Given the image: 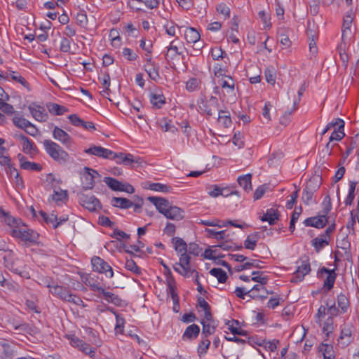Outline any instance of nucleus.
<instances>
[{"label":"nucleus","mask_w":359,"mask_h":359,"mask_svg":"<svg viewBox=\"0 0 359 359\" xmlns=\"http://www.w3.org/2000/svg\"><path fill=\"white\" fill-rule=\"evenodd\" d=\"M353 330L352 323H344L341 325V333L338 339V344L342 348L348 346L353 341Z\"/></svg>","instance_id":"8"},{"label":"nucleus","mask_w":359,"mask_h":359,"mask_svg":"<svg viewBox=\"0 0 359 359\" xmlns=\"http://www.w3.org/2000/svg\"><path fill=\"white\" fill-rule=\"evenodd\" d=\"M264 75L266 81L272 85H274L276 81V73L273 67H267L264 70Z\"/></svg>","instance_id":"48"},{"label":"nucleus","mask_w":359,"mask_h":359,"mask_svg":"<svg viewBox=\"0 0 359 359\" xmlns=\"http://www.w3.org/2000/svg\"><path fill=\"white\" fill-rule=\"evenodd\" d=\"M121 162L123 163V165H131L133 167V164L134 163L141 165L143 161L140 157H135L133 154L128 153L126 154V156H123Z\"/></svg>","instance_id":"41"},{"label":"nucleus","mask_w":359,"mask_h":359,"mask_svg":"<svg viewBox=\"0 0 359 359\" xmlns=\"http://www.w3.org/2000/svg\"><path fill=\"white\" fill-rule=\"evenodd\" d=\"M200 333V327L196 324H192L189 326H188L183 335L182 339L184 340H189L191 341L193 339H195L198 337V334Z\"/></svg>","instance_id":"26"},{"label":"nucleus","mask_w":359,"mask_h":359,"mask_svg":"<svg viewBox=\"0 0 359 359\" xmlns=\"http://www.w3.org/2000/svg\"><path fill=\"white\" fill-rule=\"evenodd\" d=\"M190 260V256L187 253L181 254L179 262L173 266L174 270L184 277H189L197 272L196 269L191 268Z\"/></svg>","instance_id":"2"},{"label":"nucleus","mask_w":359,"mask_h":359,"mask_svg":"<svg viewBox=\"0 0 359 359\" xmlns=\"http://www.w3.org/2000/svg\"><path fill=\"white\" fill-rule=\"evenodd\" d=\"M80 204L90 212L96 211L97 208L100 207L99 200L93 195L81 194L79 196Z\"/></svg>","instance_id":"10"},{"label":"nucleus","mask_w":359,"mask_h":359,"mask_svg":"<svg viewBox=\"0 0 359 359\" xmlns=\"http://www.w3.org/2000/svg\"><path fill=\"white\" fill-rule=\"evenodd\" d=\"M326 274V278L324 280L323 289L325 292H328L333 288L336 278L337 273L335 269H328L325 266L320 268L317 272L318 278H323L324 275Z\"/></svg>","instance_id":"6"},{"label":"nucleus","mask_w":359,"mask_h":359,"mask_svg":"<svg viewBox=\"0 0 359 359\" xmlns=\"http://www.w3.org/2000/svg\"><path fill=\"white\" fill-rule=\"evenodd\" d=\"M205 231L209 237H212L217 240H222L225 238L226 230L215 231L211 229H205Z\"/></svg>","instance_id":"58"},{"label":"nucleus","mask_w":359,"mask_h":359,"mask_svg":"<svg viewBox=\"0 0 359 359\" xmlns=\"http://www.w3.org/2000/svg\"><path fill=\"white\" fill-rule=\"evenodd\" d=\"M103 182L113 191H120V189L122 186V182L118 181V180L111 177H105L103 180Z\"/></svg>","instance_id":"42"},{"label":"nucleus","mask_w":359,"mask_h":359,"mask_svg":"<svg viewBox=\"0 0 359 359\" xmlns=\"http://www.w3.org/2000/svg\"><path fill=\"white\" fill-rule=\"evenodd\" d=\"M328 245V241L326 240H319L316 238L312 240V245L314 247L315 250L317 253H318L323 248H324L326 245Z\"/></svg>","instance_id":"61"},{"label":"nucleus","mask_w":359,"mask_h":359,"mask_svg":"<svg viewBox=\"0 0 359 359\" xmlns=\"http://www.w3.org/2000/svg\"><path fill=\"white\" fill-rule=\"evenodd\" d=\"M148 188L152 191L163 193H168L171 190V187L170 186L161 183H151L149 184Z\"/></svg>","instance_id":"49"},{"label":"nucleus","mask_w":359,"mask_h":359,"mask_svg":"<svg viewBox=\"0 0 359 359\" xmlns=\"http://www.w3.org/2000/svg\"><path fill=\"white\" fill-rule=\"evenodd\" d=\"M53 194L51 196V198L53 201L56 202L58 201H64L67 199V191H56L54 189Z\"/></svg>","instance_id":"59"},{"label":"nucleus","mask_w":359,"mask_h":359,"mask_svg":"<svg viewBox=\"0 0 359 359\" xmlns=\"http://www.w3.org/2000/svg\"><path fill=\"white\" fill-rule=\"evenodd\" d=\"M1 217L4 219L5 223L13 229H18V227H20V225H23L20 219L13 217L9 212L4 211V215Z\"/></svg>","instance_id":"32"},{"label":"nucleus","mask_w":359,"mask_h":359,"mask_svg":"<svg viewBox=\"0 0 359 359\" xmlns=\"http://www.w3.org/2000/svg\"><path fill=\"white\" fill-rule=\"evenodd\" d=\"M39 215L41 216L44 222L47 224H55L58 218L55 214L53 212L50 215H48L45 212L41 210L39 211Z\"/></svg>","instance_id":"60"},{"label":"nucleus","mask_w":359,"mask_h":359,"mask_svg":"<svg viewBox=\"0 0 359 359\" xmlns=\"http://www.w3.org/2000/svg\"><path fill=\"white\" fill-rule=\"evenodd\" d=\"M84 152L88 154L94 155L106 159H109L112 155V151L102 147L101 146L93 145L88 149H85Z\"/></svg>","instance_id":"18"},{"label":"nucleus","mask_w":359,"mask_h":359,"mask_svg":"<svg viewBox=\"0 0 359 359\" xmlns=\"http://www.w3.org/2000/svg\"><path fill=\"white\" fill-rule=\"evenodd\" d=\"M238 183L243 189L246 191L252 190V175L246 174L244 175L239 176L237 179Z\"/></svg>","instance_id":"35"},{"label":"nucleus","mask_w":359,"mask_h":359,"mask_svg":"<svg viewBox=\"0 0 359 359\" xmlns=\"http://www.w3.org/2000/svg\"><path fill=\"white\" fill-rule=\"evenodd\" d=\"M261 262L258 260H252V262H248L244 263L243 264L238 266L236 268V271L238 272H240L241 271L249 269L252 267H255L257 269H261L262 266H260L259 263Z\"/></svg>","instance_id":"52"},{"label":"nucleus","mask_w":359,"mask_h":359,"mask_svg":"<svg viewBox=\"0 0 359 359\" xmlns=\"http://www.w3.org/2000/svg\"><path fill=\"white\" fill-rule=\"evenodd\" d=\"M327 223L328 217L323 213L318 216L306 218L304 222L306 226H312L317 229L323 228Z\"/></svg>","instance_id":"15"},{"label":"nucleus","mask_w":359,"mask_h":359,"mask_svg":"<svg viewBox=\"0 0 359 359\" xmlns=\"http://www.w3.org/2000/svg\"><path fill=\"white\" fill-rule=\"evenodd\" d=\"M53 137L68 149L73 144V140L71 136L64 130L57 126H55L53 129Z\"/></svg>","instance_id":"11"},{"label":"nucleus","mask_w":359,"mask_h":359,"mask_svg":"<svg viewBox=\"0 0 359 359\" xmlns=\"http://www.w3.org/2000/svg\"><path fill=\"white\" fill-rule=\"evenodd\" d=\"M198 223L208 226H217L219 228L226 226L225 221H222L218 219H213L212 220L200 219V221Z\"/></svg>","instance_id":"50"},{"label":"nucleus","mask_w":359,"mask_h":359,"mask_svg":"<svg viewBox=\"0 0 359 359\" xmlns=\"http://www.w3.org/2000/svg\"><path fill=\"white\" fill-rule=\"evenodd\" d=\"M201 84L200 79L197 78H191L186 83V89L192 92L198 90Z\"/></svg>","instance_id":"57"},{"label":"nucleus","mask_w":359,"mask_h":359,"mask_svg":"<svg viewBox=\"0 0 359 359\" xmlns=\"http://www.w3.org/2000/svg\"><path fill=\"white\" fill-rule=\"evenodd\" d=\"M164 216L168 219L179 221L184 217V211L179 207L170 205L165 211Z\"/></svg>","instance_id":"21"},{"label":"nucleus","mask_w":359,"mask_h":359,"mask_svg":"<svg viewBox=\"0 0 359 359\" xmlns=\"http://www.w3.org/2000/svg\"><path fill=\"white\" fill-rule=\"evenodd\" d=\"M298 103H299V101L298 102L294 101V104H293V109L291 111H286L285 113V114H283L280 117V123L281 125H283L284 126H287L289 124V123L290 122V116H291L292 111L296 110V109L297 108Z\"/></svg>","instance_id":"53"},{"label":"nucleus","mask_w":359,"mask_h":359,"mask_svg":"<svg viewBox=\"0 0 359 359\" xmlns=\"http://www.w3.org/2000/svg\"><path fill=\"white\" fill-rule=\"evenodd\" d=\"M147 199L152 203L156 206L158 211L163 215L165 211H166L171 205L167 199L162 197L149 196Z\"/></svg>","instance_id":"19"},{"label":"nucleus","mask_w":359,"mask_h":359,"mask_svg":"<svg viewBox=\"0 0 359 359\" xmlns=\"http://www.w3.org/2000/svg\"><path fill=\"white\" fill-rule=\"evenodd\" d=\"M11 235L25 243H35L39 237L38 233L27 228L24 223L23 225H20V227H18V229H12Z\"/></svg>","instance_id":"3"},{"label":"nucleus","mask_w":359,"mask_h":359,"mask_svg":"<svg viewBox=\"0 0 359 359\" xmlns=\"http://www.w3.org/2000/svg\"><path fill=\"white\" fill-rule=\"evenodd\" d=\"M149 100L152 106L156 109H161L165 103V98L163 94L151 93Z\"/></svg>","instance_id":"34"},{"label":"nucleus","mask_w":359,"mask_h":359,"mask_svg":"<svg viewBox=\"0 0 359 359\" xmlns=\"http://www.w3.org/2000/svg\"><path fill=\"white\" fill-rule=\"evenodd\" d=\"M18 158L20 162V168L26 170L41 171L42 166L35 162H30L27 158L21 154H18Z\"/></svg>","instance_id":"22"},{"label":"nucleus","mask_w":359,"mask_h":359,"mask_svg":"<svg viewBox=\"0 0 359 359\" xmlns=\"http://www.w3.org/2000/svg\"><path fill=\"white\" fill-rule=\"evenodd\" d=\"M85 172L82 176L83 187L85 189H91L95 185L94 178L95 176H99V173L91 168L88 167L84 168Z\"/></svg>","instance_id":"14"},{"label":"nucleus","mask_w":359,"mask_h":359,"mask_svg":"<svg viewBox=\"0 0 359 359\" xmlns=\"http://www.w3.org/2000/svg\"><path fill=\"white\" fill-rule=\"evenodd\" d=\"M184 38L188 43H195L199 41L201 36L196 29L188 27L184 32Z\"/></svg>","instance_id":"31"},{"label":"nucleus","mask_w":359,"mask_h":359,"mask_svg":"<svg viewBox=\"0 0 359 359\" xmlns=\"http://www.w3.org/2000/svg\"><path fill=\"white\" fill-rule=\"evenodd\" d=\"M210 273L216 277L220 283H225L228 278L226 273L221 268H213L210 271Z\"/></svg>","instance_id":"44"},{"label":"nucleus","mask_w":359,"mask_h":359,"mask_svg":"<svg viewBox=\"0 0 359 359\" xmlns=\"http://www.w3.org/2000/svg\"><path fill=\"white\" fill-rule=\"evenodd\" d=\"M182 43L177 40H173L170 43L169 47H168V51L165 55L167 59L170 58L171 60L174 59L175 56L180 55L182 54V51L181 50L182 47L181 45Z\"/></svg>","instance_id":"24"},{"label":"nucleus","mask_w":359,"mask_h":359,"mask_svg":"<svg viewBox=\"0 0 359 359\" xmlns=\"http://www.w3.org/2000/svg\"><path fill=\"white\" fill-rule=\"evenodd\" d=\"M260 238L259 232H254L248 235L244 241V246L246 249L253 250L257 246V243Z\"/></svg>","instance_id":"28"},{"label":"nucleus","mask_w":359,"mask_h":359,"mask_svg":"<svg viewBox=\"0 0 359 359\" xmlns=\"http://www.w3.org/2000/svg\"><path fill=\"white\" fill-rule=\"evenodd\" d=\"M202 325V338H208V336L213 334L216 331V326L214 322H207L205 320L200 321Z\"/></svg>","instance_id":"27"},{"label":"nucleus","mask_w":359,"mask_h":359,"mask_svg":"<svg viewBox=\"0 0 359 359\" xmlns=\"http://www.w3.org/2000/svg\"><path fill=\"white\" fill-rule=\"evenodd\" d=\"M199 110L202 114L211 116L215 111H219V102L216 97L210 96L209 99H201L198 102Z\"/></svg>","instance_id":"4"},{"label":"nucleus","mask_w":359,"mask_h":359,"mask_svg":"<svg viewBox=\"0 0 359 359\" xmlns=\"http://www.w3.org/2000/svg\"><path fill=\"white\" fill-rule=\"evenodd\" d=\"M126 269L133 272L135 274L141 273L140 269L133 259H127L125 264Z\"/></svg>","instance_id":"64"},{"label":"nucleus","mask_w":359,"mask_h":359,"mask_svg":"<svg viewBox=\"0 0 359 359\" xmlns=\"http://www.w3.org/2000/svg\"><path fill=\"white\" fill-rule=\"evenodd\" d=\"M45 283L46 287L49 288V292L53 296H55L64 302H66L67 298L70 297L69 294L71 291L69 287L54 284L53 281L50 282L46 280Z\"/></svg>","instance_id":"9"},{"label":"nucleus","mask_w":359,"mask_h":359,"mask_svg":"<svg viewBox=\"0 0 359 359\" xmlns=\"http://www.w3.org/2000/svg\"><path fill=\"white\" fill-rule=\"evenodd\" d=\"M168 292L170 294L172 301L179 299V296L176 292L175 280L172 276L168 277L166 279Z\"/></svg>","instance_id":"40"},{"label":"nucleus","mask_w":359,"mask_h":359,"mask_svg":"<svg viewBox=\"0 0 359 359\" xmlns=\"http://www.w3.org/2000/svg\"><path fill=\"white\" fill-rule=\"evenodd\" d=\"M221 87L226 90V93L229 94L230 97L235 98V81L231 76H225L224 78H221L219 81Z\"/></svg>","instance_id":"20"},{"label":"nucleus","mask_w":359,"mask_h":359,"mask_svg":"<svg viewBox=\"0 0 359 359\" xmlns=\"http://www.w3.org/2000/svg\"><path fill=\"white\" fill-rule=\"evenodd\" d=\"M43 144L46 153L55 161L62 164L65 163L69 161V154L57 143L50 140H45L43 142Z\"/></svg>","instance_id":"1"},{"label":"nucleus","mask_w":359,"mask_h":359,"mask_svg":"<svg viewBox=\"0 0 359 359\" xmlns=\"http://www.w3.org/2000/svg\"><path fill=\"white\" fill-rule=\"evenodd\" d=\"M13 122L16 127L23 130L31 126V123L28 120L18 116L13 118Z\"/></svg>","instance_id":"51"},{"label":"nucleus","mask_w":359,"mask_h":359,"mask_svg":"<svg viewBox=\"0 0 359 359\" xmlns=\"http://www.w3.org/2000/svg\"><path fill=\"white\" fill-rule=\"evenodd\" d=\"M322 213L326 215L327 216L328 213L330 212V210L332 209V203H331V198L329 195H327L322 202Z\"/></svg>","instance_id":"63"},{"label":"nucleus","mask_w":359,"mask_h":359,"mask_svg":"<svg viewBox=\"0 0 359 359\" xmlns=\"http://www.w3.org/2000/svg\"><path fill=\"white\" fill-rule=\"evenodd\" d=\"M320 180L316 178L311 179L303 189L302 200L306 205H309L312 202L313 196L320 186Z\"/></svg>","instance_id":"5"},{"label":"nucleus","mask_w":359,"mask_h":359,"mask_svg":"<svg viewBox=\"0 0 359 359\" xmlns=\"http://www.w3.org/2000/svg\"><path fill=\"white\" fill-rule=\"evenodd\" d=\"M279 219L278 211L273 208L268 209L266 213L262 217L261 220L267 221L270 225H273Z\"/></svg>","instance_id":"29"},{"label":"nucleus","mask_w":359,"mask_h":359,"mask_svg":"<svg viewBox=\"0 0 359 359\" xmlns=\"http://www.w3.org/2000/svg\"><path fill=\"white\" fill-rule=\"evenodd\" d=\"M218 113V123L222 124L224 128H229L231 124V119L229 112L228 111L219 110Z\"/></svg>","instance_id":"36"},{"label":"nucleus","mask_w":359,"mask_h":359,"mask_svg":"<svg viewBox=\"0 0 359 359\" xmlns=\"http://www.w3.org/2000/svg\"><path fill=\"white\" fill-rule=\"evenodd\" d=\"M337 49H338L340 59L342 62V65L345 68H346L348 66L349 57H348V55L346 53V50H345V43L344 45L343 44L339 45Z\"/></svg>","instance_id":"56"},{"label":"nucleus","mask_w":359,"mask_h":359,"mask_svg":"<svg viewBox=\"0 0 359 359\" xmlns=\"http://www.w3.org/2000/svg\"><path fill=\"white\" fill-rule=\"evenodd\" d=\"M306 35L308 39H317L318 37V31L317 27L315 24L308 23L307 29H306Z\"/></svg>","instance_id":"62"},{"label":"nucleus","mask_w":359,"mask_h":359,"mask_svg":"<svg viewBox=\"0 0 359 359\" xmlns=\"http://www.w3.org/2000/svg\"><path fill=\"white\" fill-rule=\"evenodd\" d=\"M49 112L53 115L60 116L68 111V109L57 103H49L47 104Z\"/></svg>","instance_id":"37"},{"label":"nucleus","mask_w":359,"mask_h":359,"mask_svg":"<svg viewBox=\"0 0 359 359\" xmlns=\"http://www.w3.org/2000/svg\"><path fill=\"white\" fill-rule=\"evenodd\" d=\"M95 278L97 277L92 274H86L82 276V280L86 285L90 287L91 290L97 292L100 294L104 288L100 286V284Z\"/></svg>","instance_id":"23"},{"label":"nucleus","mask_w":359,"mask_h":359,"mask_svg":"<svg viewBox=\"0 0 359 359\" xmlns=\"http://www.w3.org/2000/svg\"><path fill=\"white\" fill-rule=\"evenodd\" d=\"M311 271V265L309 259H306L302 262V264L298 266L297 271L293 273L291 279L292 282H300L304 276L309 273Z\"/></svg>","instance_id":"13"},{"label":"nucleus","mask_w":359,"mask_h":359,"mask_svg":"<svg viewBox=\"0 0 359 359\" xmlns=\"http://www.w3.org/2000/svg\"><path fill=\"white\" fill-rule=\"evenodd\" d=\"M100 294H102L104 299L107 302L111 303L115 306H122L124 304V301L122 300L118 295L110 292H107L104 289L101 291Z\"/></svg>","instance_id":"25"},{"label":"nucleus","mask_w":359,"mask_h":359,"mask_svg":"<svg viewBox=\"0 0 359 359\" xmlns=\"http://www.w3.org/2000/svg\"><path fill=\"white\" fill-rule=\"evenodd\" d=\"M352 18L350 15H345L344 18L343 25H342V34L341 38L344 40L346 37L351 33V26L352 24Z\"/></svg>","instance_id":"39"},{"label":"nucleus","mask_w":359,"mask_h":359,"mask_svg":"<svg viewBox=\"0 0 359 359\" xmlns=\"http://www.w3.org/2000/svg\"><path fill=\"white\" fill-rule=\"evenodd\" d=\"M60 183L61 181L60 180L56 179L55 175L52 173L48 174L44 181L45 187L47 189H54L55 187V184H59Z\"/></svg>","instance_id":"47"},{"label":"nucleus","mask_w":359,"mask_h":359,"mask_svg":"<svg viewBox=\"0 0 359 359\" xmlns=\"http://www.w3.org/2000/svg\"><path fill=\"white\" fill-rule=\"evenodd\" d=\"M116 316V325L115 332L116 333L122 334L123 332V327L125 324V319L123 317L117 313L113 309H109Z\"/></svg>","instance_id":"45"},{"label":"nucleus","mask_w":359,"mask_h":359,"mask_svg":"<svg viewBox=\"0 0 359 359\" xmlns=\"http://www.w3.org/2000/svg\"><path fill=\"white\" fill-rule=\"evenodd\" d=\"M334 331V319L331 318V317H327L326 320L324 323L323 327V332L326 334L327 337H329L330 334H332Z\"/></svg>","instance_id":"55"},{"label":"nucleus","mask_w":359,"mask_h":359,"mask_svg":"<svg viewBox=\"0 0 359 359\" xmlns=\"http://www.w3.org/2000/svg\"><path fill=\"white\" fill-rule=\"evenodd\" d=\"M172 243L176 252L180 253V255L187 253V244L182 238L175 237L172 238Z\"/></svg>","instance_id":"38"},{"label":"nucleus","mask_w":359,"mask_h":359,"mask_svg":"<svg viewBox=\"0 0 359 359\" xmlns=\"http://www.w3.org/2000/svg\"><path fill=\"white\" fill-rule=\"evenodd\" d=\"M144 68L151 80L156 81L160 78L159 66L151 59H146V63Z\"/></svg>","instance_id":"17"},{"label":"nucleus","mask_w":359,"mask_h":359,"mask_svg":"<svg viewBox=\"0 0 359 359\" xmlns=\"http://www.w3.org/2000/svg\"><path fill=\"white\" fill-rule=\"evenodd\" d=\"M18 137L22 142V151L25 154L29 155L31 157H34L39 153L36 145L32 140L22 134L18 135Z\"/></svg>","instance_id":"12"},{"label":"nucleus","mask_w":359,"mask_h":359,"mask_svg":"<svg viewBox=\"0 0 359 359\" xmlns=\"http://www.w3.org/2000/svg\"><path fill=\"white\" fill-rule=\"evenodd\" d=\"M337 304L338 308L340 309V313H346L349 307V301L348 297L344 294L341 293L337 297Z\"/></svg>","instance_id":"43"},{"label":"nucleus","mask_w":359,"mask_h":359,"mask_svg":"<svg viewBox=\"0 0 359 359\" xmlns=\"http://www.w3.org/2000/svg\"><path fill=\"white\" fill-rule=\"evenodd\" d=\"M111 203L114 207L121 209H128L133 206V203L126 198L114 197Z\"/></svg>","instance_id":"30"},{"label":"nucleus","mask_w":359,"mask_h":359,"mask_svg":"<svg viewBox=\"0 0 359 359\" xmlns=\"http://www.w3.org/2000/svg\"><path fill=\"white\" fill-rule=\"evenodd\" d=\"M28 108L32 116L37 121L45 122L48 120V115L43 107L36 103H32Z\"/></svg>","instance_id":"16"},{"label":"nucleus","mask_w":359,"mask_h":359,"mask_svg":"<svg viewBox=\"0 0 359 359\" xmlns=\"http://www.w3.org/2000/svg\"><path fill=\"white\" fill-rule=\"evenodd\" d=\"M210 345V341L208 338H202L201 341L198 346L197 351L200 356L205 355Z\"/></svg>","instance_id":"54"},{"label":"nucleus","mask_w":359,"mask_h":359,"mask_svg":"<svg viewBox=\"0 0 359 359\" xmlns=\"http://www.w3.org/2000/svg\"><path fill=\"white\" fill-rule=\"evenodd\" d=\"M93 271L99 273H104L106 276L112 278L114 271L111 266L103 259L97 256H94L91 259Z\"/></svg>","instance_id":"7"},{"label":"nucleus","mask_w":359,"mask_h":359,"mask_svg":"<svg viewBox=\"0 0 359 359\" xmlns=\"http://www.w3.org/2000/svg\"><path fill=\"white\" fill-rule=\"evenodd\" d=\"M217 13L222 15L224 20L229 18L231 10L229 6L225 3H220L216 6Z\"/></svg>","instance_id":"46"},{"label":"nucleus","mask_w":359,"mask_h":359,"mask_svg":"<svg viewBox=\"0 0 359 359\" xmlns=\"http://www.w3.org/2000/svg\"><path fill=\"white\" fill-rule=\"evenodd\" d=\"M318 351L322 353L324 359H335L333 346L327 344H321L318 347Z\"/></svg>","instance_id":"33"}]
</instances>
